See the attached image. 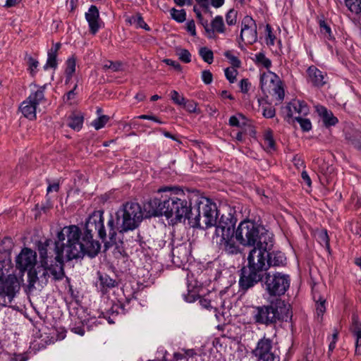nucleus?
Instances as JSON below:
<instances>
[{"label": "nucleus", "instance_id": "a19ab883", "mask_svg": "<svg viewBox=\"0 0 361 361\" xmlns=\"http://www.w3.org/2000/svg\"><path fill=\"white\" fill-rule=\"evenodd\" d=\"M122 63L119 61H108L104 66V69H110L113 72L119 71L121 69Z\"/></svg>", "mask_w": 361, "mask_h": 361}, {"label": "nucleus", "instance_id": "7c9ffc66", "mask_svg": "<svg viewBox=\"0 0 361 361\" xmlns=\"http://www.w3.org/2000/svg\"><path fill=\"white\" fill-rule=\"evenodd\" d=\"M75 66L76 61L74 56L68 58L66 61V80H69L71 79L73 73L75 71Z\"/></svg>", "mask_w": 361, "mask_h": 361}, {"label": "nucleus", "instance_id": "b1692460", "mask_svg": "<svg viewBox=\"0 0 361 361\" xmlns=\"http://www.w3.org/2000/svg\"><path fill=\"white\" fill-rule=\"evenodd\" d=\"M68 126L71 129L79 131L82 128L84 122V115L82 112L74 111L68 116Z\"/></svg>", "mask_w": 361, "mask_h": 361}, {"label": "nucleus", "instance_id": "c03bdc74", "mask_svg": "<svg viewBox=\"0 0 361 361\" xmlns=\"http://www.w3.org/2000/svg\"><path fill=\"white\" fill-rule=\"evenodd\" d=\"M265 31L267 32V37H266L267 44L273 46L274 44V40L276 39V37L272 33V28L269 24H267L266 27H265Z\"/></svg>", "mask_w": 361, "mask_h": 361}, {"label": "nucleus", "instance_id": "0eeeda50", "mask_svg": "<svg viewBox=\"0 0 361 361\" xmlns=\"http://www.w3.org/2000/svg\"><path fill=\"white\" fill-rule=\"evenodd\" d=\"M285 307L283 301H279L276 303H271L269 305H262L255 307L253 319L255 322L258 324L266 326L275 325L277 322L283 320V317L279 311Z\"/></svg>", "mask_w": 361, "mask_h": 361}, {"label": "nucleus", "instance_id": "79ce46f5", "mask_svg": "<svg viewBox=\"0 0 361 361\" xmlns=\"http://www.w3.org/2000/svg\"><path fill=\"white\" fill-rule=\"evenodd\" d=\"M225 76L226 79L231 82L233 83L236 80V76L238 75V71L235 68H226L224 71Z\"/></svg>", "mask_w": 361, "mask_h": 361}, {"label": "nucleus", "instance_id": "6e6552de", "mask_svg": "<svg viewBox=\"0 0 361 361\" xmlns=\"http://www.w3.org/2000/svg\"><path fill=\"white\" fill-rule=\"evenodd\" d=\"M12 266L9 259H0V290L10 298H14L20 290V283L17 277L10 273Z\"/></svg>", "mask_w": 361, "mask_h": 361}, {"label": "nucleus", "instance_id": "bb28decb", "mask_svg": "<svg viewBox=\"0 0 361 361\" xmlns=\"http://www.w3.org/2000/svg\"><path fill=\"white\" fill-rule=\"evenodd\" d=\"M173 261L175 262V257H177L180 261L186 259L187 257V247L185 244H180L172 249Z\"/></svg>", "mask_w": 361, "mask_h": 361}, {"label": "nucleus", "instance_id": "4468645a", "mask_svg": "<svg viewBox=\"0 0 361 361\" xmlns=\"http://www.w3.org/2000/svg\"><path fill=\"white\" fill-rule=\"evenodd\" d=\"M240 39L246 44H252L257 42V24L251 16H246L242 20Z\"/></svg>", "mask_w": 361, "mask_h": 361}, {"label": "nucleus", "instance_id": "58836bf2", "mask_svg": "<svg viewBox=\"0 0 361 361\" xmlns=\"http://www.w3.org/2000/svg\"><path fill=\"white\" fill-rule=\"evenodd\" d=\"M109 121V117L108 116L103 115L94 120L92 125L96 130H99L104 127Z\"/></svg>", "mask_w": 361, "mask_h": 361}, {"label": "nucleus", "instance_id": "f257e3e1", "mask_svg": "<svg viewBox=\"0 0 361 361\" xmlns=\"http://www.w3.org/2000/svg\"><path fill=\"white\" fill-rule=\"evenodd\" d=\"M236 240L243 246L252 247L246 265L240 269V290L246 292L262 281L268 272L267 249L271 246V233L261 224L251 220L240 223L235 233Z\"/></svg>", "mask_w": 361, "mask_h": 361}, {"label": "nucleus", "instance_id": "20e7f679", "mask_svg": "<svg viewBox=\"0 0 361 361\" xmlns=\"http://www.w3.org/2000/svg\"><path fill=\"white\" fill-rule=\"evenodd\" d=\"M144 219L142 208L137 202L130 201L123 204L111 215L107 222L109 241L105 243V250L116 244L117 233H124L135 230Z\"/></svg>", "mask_w": 361, "mask_h": 361}, {"label": "nucleus", "instance_id": "423d86ee", "mask_svg": "<svg viewBox=\"0 0 361 361\" xmlns=\"http://www.w3.org/2000/svg\"><path fill=\"white\" fill-rule=\"evenodd\" d=\"M195 205L189 216L188 224L192 228L207 229L214 226L218 217L217 207L209 199L200 200L197 195Z\"/></svg>", "mask_w": 361, "mask_h": 361}, {"label": "nucleus", "instance_id": "5701e85b", "mask_svg": "<svg viewBox=\"0 0 361 361\" xmlns=\"http://www.w3.org/2000/svg\"><path fill=\"white\" fill-rule=\"evenodd\" d=\"M98 275L99 281V288L103 295L107 293L110 289L118 286V282L106 274L98 272Z\"/></svg>", "mask_w": 361, "mask_h": 361}, {"label": "nucleus", "instance_id": "ea45409f", "mask_svg": "<svg viewBox=\"0 0 361 361\" xmlns=\"http://www.w3.org/2000/svg\"><path fill=\"white\" fill-rule=\"evenodd\" d=\"M224 56L229 60L233 68H238L240 67L241 61L237 56H233L230 51H226Z\"/></svg>", "mask_w": 361, "mask_h": 361}, {"label": "nucleus", "instance_id": "3c124183", "mask_svg": "<svg viewBox=\"0 0 361 361\" xmlns=\"http://www.w3.org/2000/svg\"><path fill=\"white\" fill-rule=\"evenodd\" d=\"M202 81L206 84L209 85L212 83L213 80L212 73L209 70H204L202 72Z\"/></svg>", "mask_w": 361, "mask_h": 361}, {"label": "nucleus", "instance_id": "338daca9", "mask_svg": "<svg viewBox=\"0 0 361 361\" xmlns=\"http://www.w3.org/2000/svg\"><path fill=\"white\" fill-rule=\"evenodd\" d=\"M228 123L233 127H240V122L237 116H232L229 118Z\"/></svg>", "mask_w": 361, "mask_h": 361}, {"label": "nucleus", "instance_id": "0e129e2a", "mask_svg": "<svg viewBox=\"0 0 361 361\" xmlns=\"http://www.w3.org/2000/svg\"><path fill=\"white\" fill-rule=\"evenodd\" d=\"M158 131L161 132L166 137L171 138V139H172V140H173L180 143V141L178 139H177L176 137V136L172 135L171 133H169V132H168V131H166V130H164L162 128H159Z\"/></svg>", "mask_w": 361, "mask_h": 361}, {"label": "nucleus", "instance_id": "dca6fc26", "mask_svg": "<svg viewBox=\"0 0 361 361\" xmlns=\"http://www.w3.org/2000/svg\"><path fill=\"white\" fill-rule=\"evenodd\" d=\"M164 200V194L159 198L154 197L146 202L143 205V215L145 218L152 216H164L165 209L164 208L163 201Z\"/></svg>", "mask_w": 361, "mask_h": 361}, {"label": "nucleus", "instance_id": "f3484780", "mask_svg": "<svg viewBox=\"0 0 361 361\" xmlns=\"http://www.w3.org/2000/svg\"><path fill=\"white\" fill-rule=\"evenodd\" d=\"M274 243L273 234L271 233V246L267 249L268 252H267L269 255L267 257L268 269L271 267L283 266L286 261V257L284 253L279 250H273Z\"/></svg>", "mask_w": 361, "mask_h": 361}, {"label": "nucleus", "instance_id": "864d4df0", "mask_svg": "<svg viewBox=\"0 0 361 361\" xmlns=\"http://www.w3.org/2000/svg\"><path fill=\"white\" fill-rule=\"evenodd\" d=\"M28 63L30 73L32 74V75H34L35 73V69H37L39 63L36 59L30 56L28 58Z\"/></svg>", "mask_w": 361, "mask_h": 361}, {"label": "nucleus", "instance_id": "f03ea898", "mask_svg": "<svg viewBox=\"0 0 361 361\" xmlns=\"http://www.w3.org/2000/svg\"><path fill=\"white\" fill-rule=\"evenodd\" d=\"M103 214L102 210L92 212L86 220L83 232L76 225L66 226L57 232L56 237L65 245L69 259H80L85 255L91 258L97 256L100 252L101 244L93 239L95 234L104 244L108 243Z\"/></svg>", "mask_w": 361, "mask_h": 361}, {"label": "nucleus", "instance_id": "5fc2aeb1", "mask_svg": "<svg viewBox=\"0 0 361 361\" xmlns=\"http://www.w3.org/2000/svg\"><path fill=\"white\" fill-rule=\"evenodd\" d=\"M12 361H27L29 359L27 353L11 354Z\"/></svg>", "mask_w": 361, "mask_h": 361}, {"label": "nucleus", "instance_id": "7ed1b4c3", "mask_svg": "<svg viewBox=\"0 0 361 361\" xmlns=\"http://www.w3.org/2000/svg\"><path fill=\"white\" fill-rule=\"evenodd\" d=\"M37 251L39 255L40 266L27 273L30 287H33L36 282L43 286L48 283L51 275L54 280H61L64 276V259H69L66 247L57 237L54 239H46L37 243Z\"/></svg>", "mask_w": 361, "mask_h": 361}, {"label": "nucleus", "instance_id": "aec40b11", "mask_svg": "<svg viewBox=\"0 0 361 361\" xmlns=\"http://www.w3.org/2000/svg\"><path fill=\"white\" fill-rule=\"evenodd\" d=\"M99 18V10L96 6L92 5L85 13V18L90 26V31L94 35L99 28L98 20Z\"/></svg>", "mask_w": 361, "mask_h": 361}, {"label": "nucleus", "instance_id": "de8ad7c7", "mask_svg": "<svg viewBox=\"0 0 361 361\" xmlns=\"http://www.w3.org/2000/svg\"><path fill=\"white\" fill-rule=\"evenodd\" d=\"M262 109H263L262 114L265 118H271L274 117V116L276 114V110L272 106H271L270 104H268L267 106H263Z\"/></svg>", "mask_w": 361, "mask_h": 361}, {"label": "nucleus", "instance_id": "c9c22d12", "mask_svg": "<svg viewBox=\"0 0 361 361\" xmlns=\"http://www.w3.org/2000/svg\"><path fill=\"white\" fill-rule=\"evenodd\" d=\"M56 58V54L48 51V57L46 64L44 66V69L47 70L49 68L56 69L58 66Z\"/></svg>", "mask_w": 361, "mask_h": 361}, {"label": "nucleus", "instance_id": "412c9836", "mask_svg": "<svg viewBox=\"0 0 361 361\" xmlns=\"http://www.w3.org/2000/svg\"><path fill=\"white\" fill-rule=\"evenodd\" d=\"M316 110L326 128L336 126L338 123V118L334 116L331 111L328 110L325 106H317Z\"/></svg>", "mask_w": 361, "mask_h": 361}, {"label": "nucleus", "instance_id": "774afa93", "mask_svg": "<svg viewBox=\"0 0 361 361\" xmlns=\"http://www.w3.org/2000/svg\"><path fill=\"white\" fill-rule=\"evenodd\" d=\"M0 361H12L11 354L6 352L0 353Z\"/></svg>", "mask_w": 361, "mask_h": 361}, {"label": "nucleus", "instance_id": "a18cd8bd", "mask_svg": "<svg viewBox=\"0 0 361 361\" xmlns=\"http://www.w3.org/2000/svg\"><path fill=\"white\" fill-rule=\"evenodd\" d=\"M13 298H10L6 293L0 290V307L8 306Z\"/></svg>", "mask_w": 361, "mask_h": 361}, {"label": "nucleus", "instance_id": "8fccbe9b", "mask_svg": "<svg viewBox=\"0 0 361 361\" xmlns=\"http://www.w3.org/2000/svg\"><path fill=\"white\" fill-rule=\"evenodd\" d=\"M178 55L179 59L184 63H189L191 61V54L187 49H181Z\"/></svg>", "mask_w": 361, "mask_h": 361}, {"label": "nucleus", "instance_id": "2eb2a0df", "mask_svg": "<svg viewBox=\"0 0 361 361\" xmlns=\"http://www.w3.org/2000/svg\"><path fill=\"white\" fill-rule=\"evenodd\" d=\"M37 262V253L30 248L25 247L16 257V268L20 271L32 270Z\"/></svg>", "mask_w": 361, "mask_h": 361}, {"label": "nucleus", "instance_id": "f8f14e48", "mask_svg": "<svg viewBox=\"0 0 361 361\" xmlns=\"http://www.w3.org/2000/svg\"><path fill=\"white\" fill-rule=\"evenodd\" d=\"M46 85L40 86L35 92L30 93L26 100L23 102L20 109L25 117L30 120L36 118L37 106L43 101H45L44 90Z\"/></svg>", "mask_w": 361, "mask_h": 361}, {"label": "nucleus", "instance_id": "e2e57ef3", "mask_svg": "<svg viewBox=\"0 0 361 361\" xmlns=\"http://www.w3.org/2000/svg\"><path fill=\"white\" fill-rule=\"evenodd\" d=\"M293 162L295 167L298 169H300L301 167H305L304 161L298 155H295L293 159Z\"/></svg>", "mask_w": 361, "mask_h": 361}, {"label": "nucleus", "instance_id": "6ab92c4d", "mask_svg": "<svg viewBox=\"0 0 361 361\" xmlns=\"http://www.w3.org/2000/svg\"><path fill=\"white\" fill-rule=\"evenodd\" d=\"M307 80L314 87H321L326 84L324 80L326 74L314 66H310L307 70Z\"/></svg>", "mask_w": 361, "mask_h": 361}, {"label": "nucleus", "instance_id": "603ef678", "mask_svg": "<svg viewBox=\"0 0 361 361\" xmlns=\"http://www.w3.org/2000/svg\"><path fill=\"white\" fill-rule=\"evenodd\" d=\"M347 138L349 142L361 152V140L355 135Z\"/></svg>", "mask_w": 361, "mask_h": 361}, {"label": "nucleus", "instance_id": "052dcab7", "mask_svg": "<svg viewBox=\"0 0 361 361\" xmlns=\"http://www.w3.org/2000/svg\"><path fill=\"white\" fill-rule=\"evenodd\" d=\"M164 62L169 66H173L176 70L180 71L181 66L178 61H173L172 59H166L164 60Z\"/></svg>", "mask_w": 361, "mask_h": 361}, {"label": "nucleus", "instance_id": "49530a36", "mask_svg": "<svg viewBox=\"0 0 361 361\" xmlns=\"http://www.w3.org/2000/svg\"><path fill=\"white\" fill-rule=\"evenodd\" d=\"M171 99L175 104L181 106H183V103L185 101V99L182 95H180L176 90L171 91Z\"/></svg>", "mask_w": 361, "mask_h": 361}, {"label": "nucleus", "instance_id": "393cba45", "mask_svg": "<svg viewBox=\"0 0 361 361\" xmlns=\"http://www.w3.org/2000/svg\"><path fill=\"white\" fill-rule=\"evenodd\" d=\"M124 307L125 305L123 304H114L108 312L106 313L102 312L99 316V318L101 319L102 315V318L106 319L109 324H114V321L111 316H114V314L116 316L118 315L120 313V310L122 313H125Z\"/></svg>", "mask_w": 361, "mask_h": 361}, {"label": "nucleus", "instance_id": "c756f323", "mask_svg": "<svg viewBox=\"0 0 361 361\" xmlns=\"http://www.w3.org/2000/svg\"><path fill=\"white\" fill-rule=\"evenodd\" d=\"M320 32L323 37L329 40L334 39V35L329 25L325 20L319 21Z\"/></svg>", "mask_w": 361, "mask_h": 361}, {"label": "nucleus", "instance_id": "6e6d98bb", "mask_svg": "<svg viewBox=\"0 0 361 361\" xmlns=\"http://www.w3.org/2000/svg\"><path fill=\"white\" fill-rule=\"evenodd\" d=\"M250 86V83L249 82L248 79L244 78L240 80V88L242 92L247 93L249 91Z\"/></svg>", "mask_w": 361, "mask_h": 361}, {"label": "nucleus", "instance_id": "e433bc0d", "mask_svg": "<svg viewBox=\"0 0 361 361\" xmlns=\"http://www.w3.org/2000/svg\"><path fill=\"white\" fill-rule=\"evenodd\" d=\"M354 334L356 336L355 353L361 355V324L355 325L354 329Z\"/></svg>", "mask_w": 361, "mask_h": 361}, {"label": "nucleus", "instance_id": "4be33fe9", "mask_svg": "<svg viewBox=\"0 0 361 361\" xmlns=\"http://www.w3.org/2000/svg\"><path fill=\"white\" fill-rule=\"evenodd\" d=\"M234 236H221L219 242L221 249L228 255H236L240 252L239 247L233 240Z\"/></svg>", "mask_w": 361, "mask_h": 361}, {"label": "nucleus", "instance_id": "f704fd0d", "mask_svg": "<svg viewBox=\"0 0 361 361\" xmlns=\"http://www.w3.org/2000/svg\"><path fill=\"white\" fill-rule=\"evenodd\" d=\"M255 62L256 64L262 65L267 69L271 66V60L267 58L265 54L262 52H259L255 55Z\"/></svg>", "mask_w": 361, "mask_h": 361}, {"label": "nucleus", "instance_id": "2f4dec72", "mask_svg": "<svg viewBox=\"0 0 361 361\" xmlns=\"http://www.w3.org/2000/svg\"><path fill=\"white\" fill-rule=\"evenodd\" d=\"M345 4L353 13H361V0H345Z\"/></svg>", "mask_w": 361, "mask_h": 361}, {"label": "nucleus", "instance_id": "9b49d317", "mask_svg": "<svg viewBox=\"0 0 361 361\" xmlns=\"http://www.w3.org/2000/svg\"><path fill=\"white\" fill-rule=\"evenodd\" d=\"M274 345L273 339L264 335L258 340L251 350V355L257 361H279V357L275 354Z\"/></svg>", "mask_w": 361, "mask_h": 361}, {"label": "nucleus", "instance_id": "680f3d73", "mask_svg": "<svg viewBox=\"0 0 361 361\" xmlns=\"http://www.w3.org/2000/svg\"><path fill=\"white\" fill-rule=\"evenodd\" d=\"M199 299H200L199 302L202 307L207 309V310L212 308L210 300L205 298H201V297H199Z\"/></svg>", "mask_w": 361, "mask_h": 361}, {"label": "nucleus", "instance_id": "72a5a7b5", "mask_svg": "<svg viewBox=\"0 0 361 361\" xmlns=\"http://www.w3.org/2000/svg\"><path fill=\"white\" fill-rule=\"evenodd\" d=\"M199 54L204 62L209 64H211L213 62L214 54L212 51L209 49L207 47H204L200 48L199 50Z\"/></svg>", "mask_w": 361, "mask_h": 361}, {"label": "nucleus", "instance_id": "cd10ccee", "mask_svg": "<svg viewBox=\"0 0 361 361\" xmlns=\"http://www.w3.org/2000/svg\"><path fill=\"white\" fill-rule=\"evenodd\" d=\"M314 300L316 302V314L318 317H322L326 311V300L320 295H313Z\"/></svg>", "mask_w": 361, "mask_h": 361}, {"label": "nucleus", "instance_id": "bf43d9fd", "mask_svg": "<svg viewBox=\"0 0 361 361\" xmlns=\"http://www.w3.org/2000/svg\"><path fill=\"white\" fill-rule=\"evenodd\" d=\"M135 22H136L137 25L142 28L145 29L146 30H149V27L147 24L144 21L142 16H139L135 18Z\"/></svg>", "mask_w": 361, "mask_h": 361}, {"label": "nucleus", "instance_id": "1a4fd4ad", "mask_svg": "<svg viewBox=\"0 0 361 361\" xmlns=\"http://www.w3.org/2000/svg\"><path fill=\"white\" fill-rule=\"evenodd\" d=\"M264 286L271 296L284 295L290 286V279L288 274L281 272L267 273L264 275Z\"/></svg>", "mask_w": 361, "mask_h": 361}, {"label": "nucleus", "instance_id": "69168bd1", "mask_svg": "<svg viewBox=\"0 0 361 361\" xmlns=\"http://www.w3.org/2000/svg\"><path fill=\"white\" fill-rule=\"evenodd\" d=\"M301 178L303 180V181L309 186L310 187L311 185H312V181H311V179L308 175V173H307L306 171H302V173H301Z\"/></svg>", "mask_w": 361, "mask_h": 361}, {"label": "nucleus", "instance_id": "4d7b16f0", "mask_svg": "<svg viewBox=\"0 0 361 361\" xmlns=\"http://www.w3.org/2000/svg\"><path fill=\"white\" fill-rule=\"evenodd\" d=\"M199 297L200 296H198L194 291H188L187 295H184V299L188 302H192L199 298Z\"/></svg>", "mask_w": 361, "mask_h": 361}, {"label": "nucleus", "instance_id": "13d9d810", "mask_svg": "<svg viewBox=\"0 0 361 361\" xmlns=\"http://www.w3.org/2000/svg\"><path fill=\"white\" fill-rule=\"evenodd\" d=\"M186 30L192 36L196 35L195 24L193 20H189L186 25Z\"/></svg>", "mask_w": 361, "mask_h": 361}, {"label": "nucleus", "instance_id": "9d476101", "mask_svg": "<svg viewBox=\"0 0 361 361\" xmlns=\"http://www.w3.org/2000/svg\"><path fill=\"white\" fill-rule=\"evenodd\" d=\"M260 87L264 94H269L279 102L284 99L285 92L282 81L279 77L271 71L263 73L260 76Z\"/></svg>", "mask_w": 361, "mask_h": 361}, {"label": "nucleus", "instance_id": "c85d7f7f", "mask_svg": "<svg viewBox=\"0 0 361 361\" xmlns=\"http://www.w3.org/2000/svg\"><path fill=\"white\" fill-rule=\"evenodd\" d=\"M264 143L267 148L269 150H275L276 144L273 137V132L268 129L264 133Z\"/></svg>", "mask_w": 361, "mask_h": 361}, {"label": "nucleus", "instance_id": "39448f33", "mask_svg": "<svg viewBox=\"0 0 361 361\" xmlns=\"http://www.w3.org/2000/svg\"><path fill=\"white\" fill-rule=\"evenodd\" d=\"M158 192H164V216L167 219L174 217L176 221L180 223L189 220L196 194L185 192L178 187H165L159 189Z\"/></svg>", "mask_w": 361, "mask_h": 361}, {"label": "nucleus", "instance_id": "ddd939ff", "mask_svg": "<svg viewBox=\"0 0 361 361\" xmlns=\"http://www.w3.org/2000/svg\"><path fill=\"white\" fill-rule=\"evenodd\" d=\"M237 219L231 212L223 214L216 225V230L214 235L217 237L221 236H234L236 233L235 224Z\"/></svg>", "mask_w": 361, "mask_h": 361}, {"label": "nucleus", "instance_id": "a878e982", "mask_svg": "<svg viewBox=\"0 0 361 361\" xmlns=\"http://www.w3.org/2000/svg\"><path fill=\"white\" fill-rule=\"evenodd\" d=\"M225 31V25L222 16H216L211 23L210 35H213L215 32L218 33H224ZM211 37V35H209Z\"/></svg>", "mask_w": 361, "mask_h": 361}, {"label": "nucleus", "instance_id": "a211bd4d", "mask_svg": "<svg viewBox=\"0 0 361 361\" xmlns=\"http://www.w3.org/2000/svg\"><path fill=\"white\" fill-rule=\"evenodd\" d=\"M287 111V117L288 118H293L295 114L300 116H306L309 114V106L307 103L302 100L293 99L288 104L286 107Z\"/></svg>", "mask_w": 361, "mask_h": 361}, {"label": "nucleus", "instance_id": "473e14b6", "mask_svg": "<svg viewBox=\"0 0 361 361\" xmlns=\"http://www.w3.org/2000/svg\"><path fill=\"white\" fill-rule=\"evenodd\" d=\"M171 18L178 23H183L186 20V12L184 9L177 10L173 8L170 10Z\"/></svg>", "mask_w": 361, "mask_h": 361}, {"label": "nucleus", "instance_id": "4c0bfd02", "mask_svg": "<svg viewBox=\"0 0 361 361\" xmlns=\"http://www.w3.org/2000/svg\"><path fill=\"white\" fill-rule=\"evenodd\" d=\"M302 116H298L294 117V120L299 123L300 128L303 131L307 132L312 129V123L308 118L302 117Z\"/></svg>", "mask_w": 361, "mask_h": 361}, {"label": "nucleus", "instance_id": "37998d69", "mask_svg": "<svg viewBox=\"0 0 361 361\" xmlns=\"http://www.w3.org/2000/svg\"><path fill=\"white\" fill-rule=\"evenodd\" d=\"M226 20L228 25H233L237 20V11L233 8L230 9L226 15Z\"/></svg>", "mask_w": 361, "mask_h": 361}, {"label": "nucleus", "instance_id": "09e8293b", "mask_svg": "<svg viewBox=\"0 0 361 361\" xmlns=\"http://www.w3.org/2000/svg\"><path fill=\"white\" fill-rule=\"evenodd\" d=\"M183 106L190 113H195L197 111V103L193 100L185 99Z\"/></svg>", "mask_w": 361, "mask_h": 361}]
</instances>
